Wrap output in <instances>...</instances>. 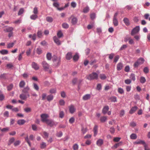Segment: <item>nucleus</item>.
Instances as JSON below:
<instances>
[{
    "mask_svg": "<svg viewBox=\"0 0 150 150\" xmlns=\"http://www.w3.org/2000/svg\"><path fill=\"white\" fill-rule=\"evenodd\" d=\"M98 78V74L96 72H93L86 76L87 79L90 80L97 79Z\"/></svg>",
    "mask_w": 150,
    "mask_h": 150,
    "instance_id": "f257e3e1",
    "label": "nucleus"
},
{
    "mask_svg": "<svg viewBox=\"0 0 150 150\" xmlns=\"http://www.w3.org/2000/svg\"><path fill=\"white\" fill-rule=\"evenodd\" d=\"M61 57L54 56L52 58V61L55 66H57L60 64L61 62Z\"/></svg>",
    "mask_w": 150,
    "mask_h": 150,
    "instance_id": "f03ea898",
    "label": "nucleus"
},
{
    "mask_svg": "<svg viewBox=\"0 0 150 150\" xmlns=\"http://www.w3.org/2000/svg\"><path fill=\"white\" fill-rule=\"evenodd\" d=\"M34 138V137L33 134H31L29 137V138H28V136L25 138V139L26 142L28 144L29 146H31V144L30 142V140H33Z\"/></svg>",
    "mask_w": 150,
    "mask_h": 150,
    "instance_id": "7ed1b4c3",
    "label": "nucleus"
},
{
    "mask_svg": "<svg viewBox=\"0 0 150 150\" xmlns=\"http://www.w3.org/2000/svg\"><path fill=\"white\" fill-rule=\"evenodd\" d=\"M41 121L43 122H45L48 119L47 118L49 117V115L46 114H43L41 115Z\"/></svg>",
    "mask_w": 150,
    "mask_h": 150,
    "instance_id": "20e7f679",
    "label": "nucleus"
},
{
    "mask_svg": "<svg viewBox=\"0 0 150 150\" xmlns=\"http://www.w3.org/2000/svg\"><path fill=\"white\" fill-rule=\"evenodd\" d=\"M45 122L51 127L56 125L54 122L51 119H48Z\"/></svg>",
    "mask_w": 150,
    "mask_h": 150,
    "instance_id": "39448f33",
    "label": "nucleus"
},
{
    "mask_svg": "<svg viewBox=\"0 0 150 150\" xmlns=\"http://www.w3.org/2000/svg\"><path fill=\"white\" fill-rule=\"evenodd\" d=\"M70 18L71 19V23L72 24L75 25L77 23L78 19L74 16L71 15L70 17Z\"/></svg>",
    "mask_w": 150,
    "mask_h": 150,
    "instance_id": "423d86ee",
    "label": "nucleus"
},
{
    "mask_svg": "<svg viewBox=\"0 0 150 150\" xmlns=\"http://www.w3.org/2000/svg\"><path fill=\"white\" fill-rule=\"evenodd\" d=\"M139 30V26H137L132 30L131 35H132L134 34L138 33Z\"/></svg>",
    "mask_w": 150,
    "mask_h": 150,
    "instance_id": "0eeeda50",
    "label": "nucleus"
},
{
    "mask_svg": "<svg viewBox=\"0 0 150 150\" xmlns=\"http://www.w3.org/2000/svg\"><path fill=\"white\" fill-rule=\"evenodd\" d=\"M53 40L54 42L56 43L57 45H59L61 44V42L60 40L56 36L54 37Z\"/></svg>",
    "mask_w": 150,
    "mask_h": 150,
    "instance_id": "6e6552de",
    "label": "nucleus"
},
{
    "mask_svg": "<svg viewBox=\"0 0 150 150\" xmlns=\"http://www.w3.org/2000/svg\"><path fill=\"white\" fill-rule=\"evenodd\" d=\"M42 64L44 69L45 70H47L49 69V66L45 62H43Z\"/></svg>",
    "mask_w": 150,
    "mask_h": 150,
    "instance_id": "1a4fd4ad",
    "label": "nucleus"
},
{
    "mask_svg": "<svg viewBox=\"0 0 150 150\" xmlns=\"http://www.w3.org/2000/svg\"><path fill=\"white\" fill-rule=\"evenodd\" d=\"M134 144H142L144 145L145 144V142L144 141L140 139H137L136 141L134 143Z\"/></svg>",
    "mask_w": 150,
    "mask_h": 150,
    "instance_id": "9d476101",
    "label": "nucleus"
},
{
    "mask_svg": "<svg viewBox=\"0 0 150 150\" xmlns=\"http://www.w3.org/2000/svg\"><path fill=\"white\" fill-rule=\"evenodd\" d=\"M27 96L28 97L29 96V94H27V95L25 94L24 93H22L20 95V98L22 100H25L27 98Z\"/></svg>",
    "mask_w": 150,
    "mask_h": 150,
    "instance_id": "9b49d317",
    "label": "nucleus"
},
{
    "mask_svg": "<svg viewBox=\"0 0 150 150\" xmlns=\"http://www.w3.org/2000/svg\"><path fill=\"white\" fill-rule=\"evenodd\" d=\"M13 28L11 27H8L4 29V31L6 32H12Z\"/></svg>",
    "mask_w": 150,
    "mask_h": 150,
    "instance_id": "f8f14e48",
    "label": "nucleus"
},
{
    "mask_svg": "<svg viewBox=\"0 0 150 150\" xmlns=\"http://www.w3.org/2000/svg\"><path fill=\"white\" fill-rule=\"evenodd\" d=\"M76 110V108L73 105H71L69 107V111L70 112L71 114L74 113L75 111Z\"/></svg>",
    "mask_w": 150,
    "mask_h": 150,
    "instance_id": "ddd939ff",
    "label": "nucleus"
},
{
    "mask_svg": "<svg viewBox=\"0 0 150 150\" xmlns=\"http://www.w3.org/2000/svg\"><path fill=\"white\" fill-rule=\"evenodd\" d=\"M32 67L35 70H38L39 69V67L37 64L35 62H33L32 64Z\"/></svg>",
    "mask_w": 150,
    "mask_h": 150,
    "instance_id": "4468645a",
    "label": "nucleus"
},
{
    "mask_svg": "<svg viewBox=\"0 0 150 150\" xmlns=\"http://www.w3.org/2000/svg\"><path fill=\"white\" fill-rule=\"evenodd\" d=\"M109 109V108L108 106H104L102 110L103 113L104 114H105L106 113Z\"/></svg>",
    "mask_w": 150,
    "mask_h": 150,
    "instance_id": "2eb2a0df",
    "label": "nucleus"
},
{
    "mask_svg": "<svg viewBox=\"0 0 150 150\" xmlns=\"http://www.w3.org/2000/svg\"><path fill=\"white\" fill-rule=\"evenodd\" d=\"M123 67V64L121 63H119L117 65V69L118 71H120Z\"/></svg>",
    "mask_w": 150,
    "mask_h": 150,
    "instance_id": "dca6fc26",
    "label": "nucleus"
},
{
    "mask_svg": "<svg viewBox=\"0 0 150 150\" xmlns=\"http://www.w3.org/2000/svg\"><path fill=\"white\" fill-rule=\"evenodd\" d=\"M72 54L71 52H68L66 55V59L67 60H69L72 57Z\"/></svg>",
    "mask_w": 150,
    "mask_h": 150,
    "instance_id": "f3484780",
    "label": "nucleus"
},
{
    "mask_svg": "<svg viewBox=\"0 0 150 150\" xmlns=\"http://www.w3.org/2000/svg\"><path fill=\"white\" fill-rule=\"evenodd\" d=\"M103 143V141L101 139H99L96 142V144L98 146H101Z\"/></svg>",
    "mask_w": 150,
    "mask_h": 150,
    "instance_id": "a211bd4d",
    "label": "nucleus"
},
{
    "mask_svg": "<svg viewBox=\"0 0 150 150\" xmlns=\"http://www.w3.org/2000/svg\"><path fill=\"white\" fill-rule=\"evenodd\" d=\"M138 108L137 106H134L129 111V113L130 114H132L134 113L137 110Z\"/></svg>",
    "mask_w": 150,
    "mask_h": 150,
    "instance_id": "6ab92c4d",
    "label": "nucleus"
},
{
    "mask_svg": "<svg viewBox=\"0 0 150 150\" xmlns=\"http://www.w3.org/2000/svg\"><path fill=\"white\" fill-rule=\"evenodd\" d=\"M91 95L89 94H86L84 95L83 98V100H87L90 99Z\"/></svg>",
    "mask_w": 150,
    "mask_h": 150,
    "instance_id": "aec40b11",
    "label": "nucleus"
},
{
    "mask_svg": "<svg viewBox=\"0 0 150 150\" xmlns=\"http://www.w3.org/2000/svg\"><path fill=\"white\" fill-rule=\"evenodd\" d=\"M30 88L28 86H27L26 87L24 88L22 90L23 93H28V91L30 90Z\"/></svg>",
    "mask_w": 150,
    "mask_h": 150,
    "instance_id": "412c9836",
    "label": "nucleus"
},
{
    "mask_svg": "<svg viewBox=\"0 0 150 150\" xmlns=\"http://www.w3.org/2000/svg\"><path fill=\"white\" fill-rule=\"evenodd\" d=\"M25 122L24 120L21 119L17 121V124L19 125H22Z\"/></svg>",
    "mask_w": 150,
    "mask_h": 150,
    "instance_id": "4be33fe9",
    "label": "nucleus"
},
{
    "mask_svg": "<svg viewBox=\"0 0 150 150\" xmlns=\"http://www.w3.org/2000/svg\"><path fill=\"white\" fill-rule=\"evenodd\" d=\"M108 100L112 102H117V99L116 97L115 96H112L109 98Z\"/></svg>",
    "mask_w": 150,
    "mask_h": 150,
    "instance_id": "5701e85b",
    "label": "nucleus"
},
{
    "mask_svg": "<svg viewBox=\"0 0 150 150\" xmlns=\"http://www.w3.org/2000/svg\"><path fill=\"white\" fill-rule=\"evenodd\" d=\"M93 130L94 132V136L95 137L98 132V126L97 125H95Z\"/></svg>",
    "mask_w": 150,
    "mask_h": 150,
    "instance_id": "b1692460",
    "label": "nucleus"
},
{
    "mask_svg": "<svg viewBox=\"0 0 150 150\" xmlns=\"http://www.w3.org/2000/svg\"><path fill=\"white\" fill-rule=\"evenodd\" d=\"M124 23L127 25H129L130 24L129 19L127 18H125L123 19Z\"/></svg>",
    "mask_w": 150,
    "mask_h": 150,
    "instance_id": "393cba45",
    "label": "nucleus"
},
{
    "mask_svg": "<svg viewBox=\"0 0 150 150\" xmlns=\"http://www.w3.org/2000/svg\"><path fill=\"white\" fill-rule=\"evenodd\" d=\"M0 53L2 54H6L8 53V51L6 50H2L0 51Z\"/></svg>",
    "mask_w": 150,
    "mask_h": 150,
    "instance_id": "a878e982",
    "label": "nucleus"
},
{
    "mask_svg": "<svg viewBox=\"0 0 150 150\" xmlns=\"http://www.w3.org/2000/svg\"><path fill=\"white\" fill-rule=\"evenodd\" d=\"M53 99V96L52 95H48L47 97V99L49 101L52 100Z\"/></svg>",
    "mask_w": 150,
    "mask_h": 150,
    "instance_id": "bb28decb",
    "label": "nucleus"
},
{
    "mask_svg": "<svg viewBox=\"0 0 150 150\" xmlns=\"http://www.w3.org/2000/svg\"><path fill=\"white\" fill-rule=\"evenodd\" d=\"M15 140V139L14 137H11L10 138L8 141V145L9 146L10 145L14 142Z\"/></svg>",
    "mask_w": 150,
    "mask_h": 150,
    "instance_id": "cd10ccee",
    "label": "nucleus"
},
{
    "mask_svg": "<svg viewBox=\"0 0 150 150\" xmlns=\"http://www.w3.org/2000/svg\"><path fill=\"white\" fill-rule=\"evenodd\" d=\"M130 138L132 139H135L137 138V136L136 134L132 133L130 135Z\"/></svg>",
    "mask_w": 150,
    "mask_h": 150,
    "instance_id": "c85d7f7f",
    "label": "nucleus"
},
{
    "mask_svg": "<svg viewBox=\"0 0 150 150\" xmlns=\"http://www.w3.org/2000/svg\"><path fill=\"white\" fill-rule=\"evenodd\" d=\"M14 45V42L9 43L7 45V48L10 49L13 47Z\"/></svg>",
    "mask_w": 150,
    "mask_h": 150,
    "instance_id": "c756f323",
    "label": "nucleus"
},
{
    "mask_svg": "<svg viewBox=\"0 0 150 150\" xmlns=\"http://www.w3.org/2000/svg\"><path fill=\"white\" fill-rule=\"evenodd\" d=\"M25 82L23 81H22L19 83V86L21 88H23L25 85Z\"/></svg>",
    "mask_w": 150,
    "mask_h": 150,
    "instance_id": "7c9ffc66",
    "label": "nucleus"
},
{
    "mask_svg": "<svg viewBox=\"0 0 150 150\" xmlns=\"http://www.w3.org/2000/svg\"><path fill=\"white\" fill-rule=\"evenodd\" d=\"M36 52L38 54H40L42 53V49L41 48H38L37 49Z\"/></svg>",
    "mask_w": 150,
    "mask_h": 150,
    "instance_id": "2f4dec72",
    "label": "nucleus"
},
{
    "mask_svg": "<svg viewBox=\"0 0 150 150\" xmlns=\"http://www.w3.org/2000/svg\"><path fill=\"white\" fill-rule=\"evenodd\" d=\"M46 20L47 22L51 23L53 21V19L51 17L48 16L46 17Z\"/></svg>",
    "mask_w": 150,
    "mask_h": 150,
    "instance_id": "473e14b6",
    "label": "nucleus"
},
{
    "mask_svg": "<svg viewBox=\"0 0 150 150\" xmlns=\"http://www.w3.org/2000/svg\"><path fill=\"white\" fill-rule=\"evenodd\" d=\"M113 22L115 26H117L118 25V22L117 18H113Z\"/></svg>",
    "mask_w": 150,
    "mask_h": 150,
    "instance_id": "72a5a7b5",
    "label": "nucleus"
},
{
    "mask_svg": "<svg viewBox=\"0 0 150 150\" xmlns=\"http://www.w3.org/2000/svg\"><path fill=\"white\" fill-rule=\"evenodd\" d=\"M138 62H139V63L140 64H143L144 62V59L142 58H140L139 59L137 60Z\"/></svg>",
    "mask_w": 150,
    "mask_h": 150,
    "instance_id": "f704fd0d",
    "label": "nucleus"
},
{
    "mask_svg": "<svg viewBox=\"0 0 150 150\" xmlns=\"http://www.w3.org/2000/svg\"><path fill=\"white\" fill-rule=\"evenodd\" d=\"M107 117L105 116H103L100 117V121L101 122H103L106 121Z\"/></svg>",
    "mask_w": 150,
    "mask_h": 150,
    "instance_id": "c9c22d12",
    "label": "nucleus"
},
{
    "mask_svg": "<svg viewBox=\"0 0 150 150\" xmlns=\"http://www.w3.org/2000/svg\"><path fill=\"white\" fill-rule=\"evenodd\" d=\"M131 80L134 81L135 80V75L133 74H131L129 77Z\"/></svg>",
    "mask_w": 150,
    "mask_h": 150,
    "instance_id": "e433bc0d",
    "label": "nucleus"
},
{
    "mask_svg": "<svg viewBox=\"0 0 150 150\" xmlns=\"http://www.w3.org/2000/svg\"><path fill=\"white\" fill-rule=\"evenodd\" d=\"M37 36L39 38H41L42 36V32L41 30H39L37 32Z\"/></svg>",
    "mask_w": 150,
    "mask_h": 150,
    "instance_id": "4c0bfd02",
    "label": "nucleus"
},
{
    "mask_svg": "<svg viewBox=\"0 0 150 150\" xmlns=\"http://www.w3.org/2000/svg\"><path fill=\"white\" fill-rule=\"evenodd\" d=\"M140 81L141 83H144L146 81V80L145 77L143 76H142L140 78Z\"/></svg>",
    "mask_w": 150,
    "mask_h": 150,
    "instance_id": "58836bf2",
    "label": "nucleus"
},
{
    "mask_svg": "<svg viewBox=\"0 0 150 150\" xmlns=\"http://www.w3.org/2000/svg\"><path fill=\"white\" fill-rule=\"evenodd\" d=\"M118 92L120 94H122L124 93V91L123 89L121 88H118Z\"/></svg>",
    "mask_w": 150,
    "mask_h": 150,
    "instance_id": "ea45409f",
    "label": "nucleus"
},
{
    "mask_svg": "<svg viewBox=\"0 0 150 150\" xmlns=\"http://www.w3.org/2000/svg\"><path fill=\"white\" fill-rule=\"evenodd\" d=\"M21 143V141L20 140H16L14 143V146H16L19 145Z\"/></svg>",
    "mask_w": 150,
    "mask_h": 150,
    "instance_id": "a19ab883",
    "label": "nucleus"
},
{
    "mask_svg": "<svg viewBox=\"0 0 150 150\" xmlns=\"http://www.w3.org/2000/svg\"><path fill=\"white\" fill-rule=\"evenodd\" d=\"M46 146V143L44 142H42L41 144H40V147L42 149L45 148Z\"/></svg>",
    "mask_w": 150,
    "mask_h": 150,
    "instance_id": "79ce46f5",
    "label": "nucleus"
},
{
    "mask_svg": "<svg viewBox=\"0 0 150 150\" xmlns=\"http://www.w3.org/2000/svg\"><path fill=\"white\" fill-rule=\"evenodd\" d=\"M38 16L36 14L32 15L30 16V18L32 20H35L38 18Z\"/></svg>",
    "mask_w": 150,
    "mask_h": 150,
    "instance_id": "37998d69",
    "label": "nucleus"
},
{
    "mask_svg": "<svg viewBox=\"0 0 150 150\" xmlns=\"http://www.w3.org/2000/svg\"><path fill=\"white\" fill-rule=\"evenodd\" d=\"M62 26L63 28L65 29L68 28L69 27L68 24L66 23H63L62 24Z\"/></svg>",
    "mask_w": 150,
    "mask_h": 150,
    "instance_id": "c03bdc74",
    "label": "nucleus"
},
{
    "mask_svg": "<svg viewBox=\"0 0 150 150\" xmlns=\"http://www.w3.org/2000/svg\"><path fill=\"white\" fill-rule=\"evenodd\" d=\"M4 95L1 93V91H0V100L2 101L4 98Z\"/></svg>",
    "mask_w": 150,
    "mask_h": 150,
    "instance_id": "a18cd8bd",
    "label": "nucleus"
},
{
    "mask_svg": "<svg viewBox=\"0 0 150 150\" xmlns=\"http://www.w3.org/2000/svg\"><path fill=\"white\" fill-rule=\"evenodd\" d=\"M13 87V85L12 84H11L8 85L7 87V90L10 91L12 90Z\"/></svg>",
    "mask_w": 150,
    "mask_h": 150,
    "instance_id": "49530a36",
    "label": "nucleus"
},
{
    "mask_svg": "<svg viewBox=\"0 0 150 150\" xmlns=\"http://www.w3.org/2000/svg\"><path fill=\"white\" fill-rule=\"evenodd\" d=\"M79 58V56L77 54H76L73 57V59L74 61H76Z\"/></svg>",
    "mask_w": 150,
    "mask_h": 150,
    "instance_id": "de8ad7c7",
    "label": "nucleus"
},
{
    "mask_svg": "<svg viewBox=\"0 0 150 150\" xmlns=\"http://www.w3.org/2000/svg\"><path fill=\"white\" fill-rule=\"evenodd\" d=\"M64 115V112L63 111H60L59 112V117L60 118L63 117Z\"/></svg>",
    "mask_w": 150,
    "mask_h": 150,
    "instance_id": "09e8293b",
    "label": "nucleus"
},
{
    "mask_svg": "<svg viewBox=\"0 0 150 150\" xmlns=\"http://www.w3.org/2000/svg\"><path fill=\"white\" fill-rule=\"evenodd\" d=\"M47 94L45 93H43L42 94V100H44L46 99V98L47 97Z\"/></svg>",
    "mask_w": 150,
    "mask_h": 150,
    "instance_id": "8fccbe9b",
    "label": "nucleus"
},
{
    "mask_svg": "<svg viewBox=\"0 0 150 150\" xmlns=\"http://www.w3.org/2000/svg\"><path fill=\"white\" fill-rule=\"evenodd\" d=\"M100 78L102 80H104L106 79V77L104 74H101L100 75Z\"/></svg>",
    "mask_w": 150,
    "mask_h": 150,
    "instance_id": "3c124183",
    "label": "nucleus"
},
{
    "mask_svg": "<svg viewBox=\"0 0 150 150\" xmlns=\"http://www.w3.org/2000/svg\"><path fill=\"white\" fill-rule=\"evenodd\" d=\"M47 58L49 60H50L51 59L52 55L50 53H48L47 54Z\"/></svg>",
    "mask_w": 150,
    "mask_h": 150,
    "instance_id": "603ef678",
    "label": "nucleus"
},
{
    "mask_svg": "<svg viewBox=\"0 0 150 150\" xmlns=\"http://www.w3.org/2000/svg\"><path fill=\"white\" fill-rule=\"evenodd\" d=\"M33 88L36 91H38L39 89L38 86L35 83H33Z\"/></svg>",
    "mask_w": 150,
    "mask_h": 150,
    "instance_id": "864d4df0",
    "label": "nucleus"
},
{
    "mask_svg": "<svg viewBox=\"0 0 150 150\" xmlns=\"http://www.w3.org/2000/svg\"><path fill=\"white\" fill-rule=\"evenodd\" d=\"M57 35L59 38H60L63 35L62 32L61 31H59L57 33Z\"/></svg>",
    "mask_w": 150,
    "mask_h": 150,
    "instance_id": "5fc2aeb1",
    "label": "nucleus"
},
{
    "mask_svg": "<svg viewBox=\"0 0 150 150\" xmlns=\"http://www.w3.org/2000/svg\"><path fill=\"white\" fill-rule=\"evenodd\" d=\"M125 113V111L123 110H121L120 112V117L123 116Z\"/></svg>",
    "mask_w": 150,
    "mask_h": 150,
    "instance_id": "6e6d98bb",
    "label": "nucleus"
},
{
    "mask_svg": "<svg viewBox=\"0 0 150 150\" xmlns=\"http://www.w3.org/2000/svg\"><path fill=\"white\" fill-rule=\"evenodd\" d=\"M73 147L74 150H78L79 148V146L77 144H75L73 145Z\"/></svg>",
    "mask_w": 150,
    "mask_h": 150,
    "instance_id": "4d7b16f0",
    "label": "nucleus"
},
{
    "mask_svg": "<svg viewBox=\"0 0 150 150\" xmlns=\"http://www.w3.org/2000/svg\"><path fill=\"white\" fill-rule=\"evenodd\" d=\"M33 13L35 14H37L38 13V8L36 7H35L33 10Z\"/></svg>",
    "mask_w": 150,
    "mask_h": 150,
    "instance_id": "13d9d810",
    "label": "nucleus"
},
{
    "mask_svg": "<svg viewBox=\"0 0 150 150\" xmlns=\"http://www.w3.org/2000/svg\"><path fill=\"white\" fill-rule=\"evenodd\" d=\"M24 11V10L23 8H21L20 9V10L18 13V15H20L21 14H22L23 13Z\"/></svg>",
    "mask_w": 150,
    "mask_h": 150,
    "instance_id": "bf43d9fd",
    "label": "nucleus"
},
{
    "mask_svg": "<svg viewBox=\"0 0 150 150\" xmlns=\"http://www.w3.org/2000/svg\"><path fill=\"white\" fill-rule=\"evenodd\" d=\"M53 6L57 8V9L59 7V4L57 2H54V3L53 4Z\"/></svg>",
    "mask_w": 150,
    "mask_h": 150,
    "instance_id": "052dcab7",
    "label": "nucleus"
},
{
    "mask_svg": "<svg viewBox=\"0 0 150 150\" xmlns=\"http://www.w3.org/2000/svg\"><path fill=\"white\" fill-rule=\"evenodd\" d=\"M56 90L55 88H52L50 90V92L51 93H56Z\"/></svg>",
    "mask_w": 150,
    "mask_h": 150,
    "instance_id": "680f3d73",
    "label": "nucleus"
},
{
    "mask_svg": "<svg viewBox=\"0 0 150 150\" xmlns=\"http://www.w3.org/2000/svg\"><path fill=\"white\" fill-rule=\"evenodd\" d=\"M89 11V8L88 7H86L83 10V12L84 13H87Z\"/></svg>",
    "mask_w": 150,
    "mask_h": 150,
    "instance_id": "e2e57ef3",
    "label": "nucleus"
},
{
    "mask_svg": "<svg viewBox=\"0 0 150 150\" xmlns=\"http://www.w3.org/2000/svg\"><path fill=\"white\" fill-rule=\"evenodd\" d=\"M136 123L134 122H132L130 123V126L132 127H134L136 126Z\"/></svg>",
    "mask_w": 150,
    "mask_h": 150,
    "instance_id": "0e129e2a",
    "label": "nucleus"
},
{
    "mask_svg": "<svg viewBox=\"0 0 150 150\" xmlns=\"http://www.w3.org/2000/svg\"><path fill=\"white\" fill-rule=\"evenodd\" d=\"M4 117H9V112L8 111H6L4 113Z\"/></svg>",
    "mask_w": 150,
    "mask_h": 150,
    "instance_id": "69168bd1",
    "label": "nucleus"
},
{
    "mask_svg": "<svg viewBox=\"0 0 150 150\" xmlns=\"http://www.w3.org/2000/svg\"><path fill=\"white\" fill-rule=\"evenodd\" d=\"M127 47V46L126 45H124L122 46H121V48H120V50H123L125 49Z\"/></svg>",
    "mask_w": 150,
    "mask_h": 150,
    "instance_id": "338daca9",
    "label": "nucleus"
},
{
    "mask_svg": "<svg viewBox=\"0 0 150 150\" xmlns=\"http://www.w3.org/2000/svg\"><path fill=\"white\" fill-rule=\"evenodd\" d=\"M74 120L75 119L74 118V117H71L69 120V122L70 123L72 124L74 122Z\"/></svg>",
    "mask_w": 150,
    "mask_h": 150,
    "instance_id": "774afa93",
    "label": "nucleus"
}]
</instances>
